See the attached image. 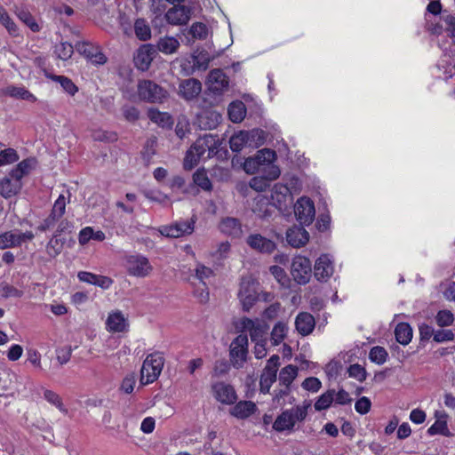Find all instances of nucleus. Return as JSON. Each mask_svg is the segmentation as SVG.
<instances>
[{
	"label": "nucleus",
	"instance_id": "nucleus-1",
	"mask_svg": "<svg viewBox=\"0 0 455 455\" xmlns=\"http://www.w3.org/2000/svg\"><path fill=\"white\" fill-rule=\"evenodd\" d=\"M219 146L220 141L215 135L204 134L198 138L186 153L183 162L184 169L192 170L205 154H207L206 158L212 157L217 153Z\"/></svg>",
	"mask_w": 455,
	"mask_h": 455
},
{
	"label": "nucleus",
	"instance_id": "nucleus-2",
	"mask_svg": "<svg viewBox=\"0 0 455 455\" xmlns=\"http://www.w3.org/2000/svg\"><path fill=\"white\" fill-rule=\"evenodd\" d=\"M123 93L131 101L140 100L149 103H161L167 97L165 90L155 82L145 79L138 82L136 90L126 86Z\"/></svg>",
	"mask_w": 455,
	"mask_h": 455
},
{
	"label": "nucleus",
	"instance_id": "nucleus-3",
	"mask_svg": "<svg viewBox=\"0 0 455 455\" xmlns=\"http://www.w3.org/2000/svg\"><path fill=\"white\" fill-rule=\"evenodd\" d=\"M265 140V132L260 129L239 131L231 136L229 145L232 151L240 152L246 147L257 148L264 144Z\"/></svg>",
	"mask_w": 455,
	"mask_h": 455
},
{
	"label": "nucleus",
	"instance_id": "nucleus-4",
	"mask_svg": "<svg viewBox=\"0 0 455 455\" xmlns=\"http://www.w3.org/2000/svg\"><path fill=\"white\" fill-rule=\"evenodd\" d=\"M310 403L297 405L291 410L283 411L275 420L273 428L277 432L291 430L297 421H302L307 415Z\"/></svg>",
	"mask_w": 455,
	"mask_h": 455
},
{
	"label": "nucleus",
	"instance_id": "nucleus-5",
	"mask_svg": "<svg viewBox=\"0 0 455 455\" xmlns=\"http://www.w3.org/2000/svg\"><path fill=\"white\" fill-rule=\"evenodd\" d=\"M164 358L160 352L148 355L140 370V385L146 386L156 381L162 372Z\"/></svg>",
	"mask_w": 455,
	"mask_h": 455
},
{
	"label": "nucleus",
	"instance_id": "nucleus-6",
	"mask_svg": "<svg viewBox=\"0 0 455 455\" xmlns=\"http://www.w3.org/2000/svg\"><path fill=\"white\" fill-rule=\"evenodd\" d=\"M34 238L35 235L32 231L22 232L20 229H12L0 232V250L20 247Z\"/></svg>",
	"mask_w": 455,
	"mask_h": 455
},
{
	"label": "nucleus",
	"instance_id": "nucleus-7",
	"mask_svg": "<svg viewBox=\"0 0 455 455\" xmlns=\"http://www.w3.org/2000/svg\"><path fill=\"white\" fill-rule=\"evenodd\" d=\"M248 337L246 334H239L230 344L229 356L232 365L240 369L247 361Z\"/></svg>",
	"mask_w": 455,
	"mask_h": 455
},
{
	"label": "nucleus",
	"instance_id": "nucleus-8",
	"mask_svg": "<svg viewBox=\"0 0 455 455\" xmlns=\"http://www.w3.org/2000/svg\"><path fill=\"white\" fill-rule=\"evenodd\" d=\"M291 272L297 284H307L312 274L310 259L302 255H296L292 259Z\"/></svg>",
	"mask_w": 455,
	"mask_h": 455
},
{
	"label": "nucleus",
	"instance_id": "nucleus-9",
	"mask_svg": "<svg viewBox=\"0 0 455 455\" xmlns=\"http://www.w3.org/2000/svg\"><path fill=\"white\" fill-rule=\"evenodd\" d=\"M257 159V163L259 164V167L262 169V172H267L269 179H278L281 171L277 165L274 163L276 159V154L274 150L264 148L260 149L254 156Z\"/></svg>",
	"mask_w": 455,
	"mask_h": 455
},
{
	"label": "nucleus",
	"instance_id": "nucleus-10",
	"mask_svg": "<svg viewBox=\"0 0 455 455\" xmlns=\"http://www.w3.org/2000/svg\"><path fill=\"white\" fill-rule=\"evenodd\" d=\"M294 212L298 221L301 225H310L315 216V204L312 200L307 196L299 198L294 204Z\"/></svg>",
	"mask_w": 455,
	"mask_h": 455
},
{
	"label": "nucleus",
	"instance_id": "nucleus-11",
	"mask_svg": "<svg viewBox=\"0 0 455 455\" xmlns=\"http://www.w3.org/2000/svg\"><path fill=\"white\" fill-rule=\"evenodd\" d=\"M271 200L279 211L285 212L293 204V196L290 188L282 183H276L271 191Z\"/></svg>",
	"mask_w": 455,
	"mask_h": 455
},
{
	"label": "nucleus",
	"instance_id": "nucleus-12",
	"mask_svg": "<svg viewBox=\"0 0 455 455\" xmlns=\"http://www.w3.org/2000/svg\"><path fill=\"white\" fill-rule=\"evenodd\" d=\"M195 229V221L180 220L176 221L171 225L162 226L159 228V232L162 235L171 238H179L186 235H190Z\"/></svg>",
	"mask_w": 455,
	"mask_h": 455
},
{
	"label": "nucleus",
	"instance_id": "nucleus-13",
	"mask_svg": "<svg viewBox=\"0 0 455 455\" xmlns=\"http://www.w3.org/2000/svg\"><path fill=\"white\" fill-rule=\"evenodd\" d=\"M334 272V259L331 254L320 255L314 266V274L320 282H328Z\"/></svg>",
	"mask_w": 455,
	"mask_h": 455
},
{
	"label": "nucleus",
	"instance_id": "nucleus-14",
	"mask_svg": "<svg viewBox=\"0 0 455 455\" xmlns=\"http://www.w3.org/2000/svg\"><path fill=\"white\" fill-rule=\"evenodd\" d=\"M126 268L130 275L140 277L148 275L152 270L148 259L140 254L127 257Z\"/></svg>",
	"mask_w": 455,
	"mask_h": 455
},
{
	"label": "nucleus",
	"instance_id": "nucleus-15",
	"mask_svg": "<svg viewBox=\"0 0 455 455\" xmlns=\"http://www.w3.org/2000/svg\"><path fill=\"white\" fill-rule=\"evenodd\" d=\"M76 49L80 54L84 56L92 64L102 65L107 61V57L97 44L84 42L78 44Z\"/></svg>",
	"mask_w": 455,
	"mask_h": 455
},
{
	"label": "nucleus",
	"instance_id": "nucleus-16",
	"mask_svg": "<svg viewBox=\"0 0 455 455\" xmlns=\"http://www.w3.org/2000/svg\"><path fill=\"white\" fill-rule=\"evenodd\" d=\"M206 84L209 91L216 94H220L228 90L229 81L228 77L222 70L213 69L210 72Z\"/></svg>",
	"mask_w": 455,
	"mask_h": 455
},
{
	"label": "nucleus",
	"instance_id": "nucleus-17",
	"mask_svg": "<svg viewBox=\"0 0 455 455\" xmlns=\"http://www.w3.org/2000/svg\"><path fill=\"white\" fill-rule=\"evenodd\" d=\"M214 397L225 404H233L237 400V395L235 388L224 382H217L212 386Z\"/></svg>",
	"mask_w": 455,
	"mask_h": 455
},
{
	"label": "nucleus",
	"instance_id": "nucleus-18",
	"mask_svg": "<svg viewBox=\"0 0 455 455\" xmlns=\"http://www.w3.org/2000/svg\"><path fill=\"white\" fill-rule=\"evenodd\" d=\"M106 328L110 332H126L129 330V322L121 311L116 310L109 313Z\"/></svg>",
	"mask_w": 455,
	"mask_h": 455
},
{
	"label": "nucleus",
	"instance_id": "nucleus-19",
	"mask_svg": "<svg viewBox=\"0 0 455 455\" xmlns=\"http://www.w3.org/2000/svg\"><path fill=\"white\" fill-rule=\"evenodd\" d=\"M190 16V10L184 5L173 6L165 13L167 22L175 26L187 24Z\"/></svg>",
	"mask_w": 455,
	"mask_h": 455
},
{
	"label": "nucleus",
	"instance_id": "nucleus-20",
	"mask_svg": "<svg viewBox=\"0 0 455 455\" xmlns=\"http://www.w3.org/2000/svg\"><path fill=\"white\" fill-rule=\"evenodd\" d=\"M433 34L441 35L445 32L455 44V17L451 14H445L439 17L435 26L430 28Z\"/></svg>",
	"mask_w": 455,
	"mask_h": 455
},
{
	"label": "nucleus",
	"instance_id": "nucleus-21",
	"mask_svg": "<svg viewBox=\"0 0 455 455\" xmlns=\"http://www.w3.org/2000/svg\"><path fill=\"white\" fill-rule=\"evenodd\" d=\"M155 53L156 51L152 44H143L140 46L134 57L136 67L142 71L147 70L154 60Z\"/></svg>",
	"mask_w": 455,
	"mask_h": 455
},
{
	"label": "nucleus",
	"instance_id": "nucleus-22",
	"mask_svg": "<svg viewBox=\"0 0 455 455\" xmlns=\"http://www.w3.org/2000/svg\"><path fill=\"white\" fill-rule=\"evenodd\" d=\"M202 91L200 81L195 78H188L180 82L179 86L180 95L186 100L196 98Z\"/></svg>",
	"mask_w": 455,
	"mask_h": 455
},
{
	"label": "nucleus",
	"instance_id": "nucleus-23",
	"mask_svg": "<svg viewBox=\"0 0 455 455\" xmlns=\"http://www.w3.org/2000/svg\"><path fill=\"white\" fill-rule=\"evenodd\" d=\"M246 242L251 249L263 253H270L274 251L276 247L275 243L272 240L259 234L250 235L247 237Z\"/></svg>",
	"mask_w": 455,
	"mask_h": 455
},
{
	"label": "nucleus",
	"instance_id": "nucleus-24",
	"mask_svg": "<svg viewBox=\"0 0 455 455\" xmlns=\"http://www.w3.org/2000/svg\"><path fill=\"white\" fill-rule=\"evenodd\" d=\"M189 59L190 60H182L181 67L183 69H186V62L190 64L192 61L193 65L191 66V69L192 71H195L196 69L206 70L212 60V57L208 52L203 50L196 52Z\"/></svg>",
	"mask_w": 455,
	"mask_h": 455
},
{
	"label": "nucleus",
	"instance_id": "nucleus-25",
	"mask_svg": "<svg viewBox=\"0 0 455 455\" xmlns=\"http://www.w3.org/2000/svg\"><path fill=\"white\" fill-rule=\"evenodd\" d=\"M286 240L291 246L299 248L308 242L309 234L305 228L294 226L287 230Z\"/></svg>",
	"mask_w": 455,
	"mask_h": 455
},
{
	"label": "nucleus",
	"instance_id": "nucleus-26",
	"mask_svg": "<svg viewBox=\"0 0 455 455\" xmlns=\"http://www.w3.org/2000/svg\"><path fill=\"white\" fill-rule=\"evenodd\" d=\"M238 297L243 311H249L260 298V293L255 286H242Z\"/></svg>",
	"mask_w": 455,
	"mask_h": 455
},
{
	"label": "nucleus",
	"instance_id": "nucleus-27",
	"mask_svg": "<svg viewBox=\"0 0 455 455\" xmlns=\"http://www.w3.org/2000/svg\"><path fill=\"white\" fill-rule=\"evenodd\" d=\"M436 421L427 429L429 435H442L451 436V434L447 426L448 414L443 411H436L435 412Z\"/></svg>",
	"mask_w": 455,
	"mask_h": 455
},
{
	"label": "nucleus",
	"instance_id": "nucleus-28",
	"mask_svg": "<svg viewBox=\"0 0 455 455\" xmlns=\"http://www.w3.org/2000/svg\"><path fill=\"white\" fill-rule=\"evenodd\" d=\"M296 330L302 336L309 335L315 326L314 316L307 312L299 313L295 320Z\"/></svg>",
	"mask_w": 455,
	"mask_h": 455
},
{
	"label": "nucleus",
	"instance_id": "nucleus-29",
	"mask_svg": "<svg viewBox=\"0 0 455 455\" xmlns=\"http://www.w3.org/2000/svg\"><path fill=\"white\" fill-rule=\"evenodd\" d=\"M256 404L251 401H240L230 410V414L237 419H244L254 414Z\"/></svg>",
	"mask_w": 455,
	"mask_h": 455
},
{
	"label": "nucleus",
	"instance_id": "nucleus-30",
	"mask_svg": "<svg viewBox=\"0 0 455 455\" xmlns=\"http://www.w3.org/2000/svg\"><path fill=\"white\" fill-rule=\"evenodd\" d=\"M219 228L221 233L232 237H239L242 235L241 223L235 218L227 217L223 219Z\"/></svg>",
	"mask_w": 455,
	"mask_h": 455
},
{
	"label": "nucleus",
	"instance_id": "nucleus-31",
	"mask_svg": "<svg viewBox=\"0 0 455 455\" xmlns=\"http://www.w3.org/2000/svg\"><path fill=\"white\" fill-rule=\"evenodd\" d=\"M106 239V235L103 231L95 230L92 227H85L79 231L78 242L80 245L87 244L91 240L102 242Z\"/></svg>",
	"mask_w": 455,
	"mask_h": 455
},
{
	"label": "nucleus",
	"instance_id": "nucleus-32",
	"mask_svg": "<svg viewBox=\"0 0 455 455\" xmlns=\"http://www.w3.org/2000/svg\"><path fill=\"white\" fill-rule=\"evenodd\" d=\"M21 187V181L11 178V176L5 177L0 182V195L4 198H10L15 196Z\"/></svg>",
	"mask_w": 455,
	"mask_h": 455
},
{
	"label": "nucleus",
	"instance_id": "nucleus-33",
	"mask_svg": "<svg viewBox=\"0 0 455 455\" xmlns=\"http://www.w3.org/2000/svg\"><path fill=\"white\" fill-rule=\"evenodd\" d=\"M36 165L35 158H27L17 164V166L12 170L10 176L12 179L21 181V179L28 175Z\"/></svg>",
	"mask_w": 455,
	"mask_h": 455
},
{
	"label": "nucleus",
	"instance_id": "nucleus-34",
	"mask_svg": "<svg viewBox=\"0 0 455 455\" xmlns=\"http://www.w3.org/2000/svg\"><path fill=\"white\" fill-rule=\"evenodd\" d=\"M148 116L153 123L163 128H171L173 124V119L170 114L154 108L148 109Z\"/></svg>",
	"mask_w": 455,
	"mask_h": 455
},
{
	"label": "nucleus",
	"instance_id": "nucleus-35",
	"mask_svg": "<svg viewBox=\"0 0 455 455\" xmlns=\"http://www.w3.org/2000/svg\"><path fill=\"white\" fill-rule=\"evenodd\" d=\"M180 45V44L177 38L168 36L161 37L156 44L157 50L164 54H172L176 52Z\"/></svg>",
	"mask_w": 455,
	"mask_h": 455
},
{
	"label": "nucleus",
	"instance_id": "nucleus-36",
	"mask_svg": "<svg viewBox=\"0 0 455 455\" xmlns=\"http://www.w3.org/2000/svg\"><path fill=\"white\" fill-rule=\"evenodd\" d=\"M78 280L81 283L87 284H110L113 281L105 275H95L90 272L81 271L77 275Z\"/></svg>",
	"mask_w": 455,
	"mask_h": 455
},
{
	"label": "nucleus",
	"instance_id": "nucleus-37",
	"mask_svg": "<svg viewBox=\"0 0 455 455\" xmlns=\"http://www.w3.org/2000/svg\"><path fill=\"white\" fill-rule=\"evenodd\" d=\"M228 116L233 123L242 122L246 116V108L240 100L233 101L228 106Z\"/></svg>",
	"mask_w": 455,
	"mask_h": 455
},
{
	"label": "nucleus",
	"instance_id": "nucleus-38",
	"mask_svg": "<svg viewBox=\"0 0 455 455\" xmlns=\"http://www.w3.org/2000/svg\"><path fill=\"white\" fill-rule=\"evenodd\" d=\"M396 341L405 346L408 345L412 339V329L407 323H400L395 329Z\"/></svg>",
	"mask_w": 455,
	"mask_h": 455
},
{
	"label": "nucleus",
	"instance_id": "nucleus-39",
	"mask_svg": "<svg viewBox=\"0 0 455 455\" xmlns=\"http://www.w3.org/2000/svg\"><path fill=\"white\" fill-rule=\"evenodd\" d=\"M5 93L10 97L16 99L25 100L32 102L36 100V98L24 86H8L5 90Z\"/></svg>",
	"mask_w": 455,
	"mask_h": 455
},
{
	"label": "nucleus",
	"instance_id": "nucleus-40",
	"mask_svg": "<svg viewBox=\"0 0 455 455\" xmlns=\"http://www.w3.org/2000/svg\"><path fill=\"white\" fill-rule=\"evenodd\" d=\"M46 77L59 83L62 89L69 95L73 96L78 91L77 86L67 76L46 74Z\"/></svg>",
	"mask_w": 455,
	"mask_h": 455
},
{
	"label": "nucleus",
	"instance_id": "nucleus-41",
	"mask_svg": "<svg viewBox=\"0 0 455 455\" xmlns=\"http://www.w3.org/2000/svg\"><path fill=\"white\" fill-rule=\"evenodd\" d=\"M297 375L298 368L292 364H289L281 370L279 373V383L285 386V387H290Z\"/></svg>",
	"mask_w": 455,
	"mask_h": 455
},
{
	"label": "nucleus",
	"instance_id": "nucleus-42",
	"mask_svg": "<svg viewBox=\"0 0 455 455\" xmlns=\"http://www.w3.org/2000/svg\"><path fill=\"white\" fill-rule=\"evenodd\" d=\"M276 373L274 370L264 368L259 380V390L263 394L269 392L270 387L276 380Z\"/></svg>",
	"mask_w": 455,
	"mask_h": 455
},
{
	"label": "nucleus",
	"instance_id": "nucleus-43",
	"mask_svg": "<svg viewBox=\"0 0 455 455\" xmlns=\"http://www.w3.org/2000/svg\"><path fill=\"white\" fill-rule=\"evenodd\" d=\"M134 33L138 39L147 41L151 38V28L144 19H137L134 22Z\"/></svg>",
	"mask_w": 455,
	"mask_h": 455
},
{
	"label": "nucleus",
	"instance_id": "nucleus-44",
	"mask_svg": "<svg viewBox=\"0 0 455 455\" xmlns=\"http://www.w3.org/2000/svg\"><path fill=\"white\" fill-rule=\"evenodd\" d=\"M65 194H60L59 197L54 202L53 207L52 209L51 214L55 216L58 219H60L66 211V205L70 202V193L69 191Z\"/></svg>",
	"mask_w": 455,
	"mask_h": 455
},
{
	"label": "nucleus",
	"instance_id": "nucleus-45",
	"mask_svg": "<svg viewBox=\"0 0 455 455\" xmlns=\"http://www.w3.org/2000/svg\"><path fill=\"white\" fill-rule=\"evenodd\" d=\"M17 17L25 23L33 32L40 30V26L36 21L32 14L26 9L20 8L15 11Z\"/></svg>",
	"mask_w": 455,
	"mask_h": 455
},
{
	"label": "nucleus",
	"instance_id": "nucleus-46",
	"mask_svg": "<svg viewBox=\"0 0 455 455\" xmlns=\"http://www.w3.org/2000/svg\"><path fill=\"white\" fill-rule=\"evenodd\" d=\"M0 24L4 26L12 36H18L19 29L17 25L12 20L7 11L0 5Z\"/></svg>",
	"mask_w": 455,
	"mask_h": 455
},
{
	"label": "nucleus",
	"instance_id": "nucleus-47",
	"mask_svg": "<svg viewBox=\"0 0 455 455\" xmlns=\"http://www.w3.org/2000/svg\"><path fill=\"white\" fill-rule=\"evenodd\" d=\"M335 390L329 389L323 395H321L316 402L315 403V409L317 411H321L328 409L334 401Z\"/></svg>",
	"mask_w": 455,
	"mask_h": 455
},
{
	"label": "nucleus",
	"instance_id": "nucleus-48",
	"mask_svg": "<svg viewBox=\"0 0 455 455\" xmlns=\"http://www.w3.org/2000/svg\"><path fill=\"white\" fill-rule=\"evenodd\" d=\"M260 176H255L249 181V186L256 191H264L268 186L269 182L275 179H269L267 172H262Z\"/></svg>",
	"mask_w": 455,
	"mask_h": 455
},
{
	"label": "nucleus",
	"instance_id": "nucleus-49",
	"mask_svg": "<svg viewBox=\"0 0 455 455\" xmlns=\"http://www.w3.org/2000/svg\"><path fill=\"white\" fill-rule=\"evenodd\" d=\"M74 52L73 45L68 42H61L55 45L54 53L60 60H68Z\"/></svg>",
	"mask_w": 455,
	"mask_h": 455
},
{
	"label": "nucleus",
	"instance_id": "nucleus-50",
	"mask_svg": "<svg viewBox=\"0 0 455 455\" xmlns=\"http://www.w3.org/2000/svg\"><path fill=\"white\" fill-rule=\"evenodd\" d=\"M288 328L283 323H277L271 332V341L274 346L279 345L286 336Z\"/></svg>",
	"mask_w": 455,
	"mask_h": 455
},
{
	"label": "nucleus",
	"instance_id": "nucleus-51",
	"mask_svg": "<svg viewBox=\"0 0 455 455\" xmlns=\"http://www.w3.org/2000/svg\"><path fill=\"white\" fill-rule=\"evenodd\" d=\"M388 356L387 350L379 346L373 347L369 353V358L377 364H383Z\"/></svg>",
	"mask_w": 455,
	"mask_h": 455
},
{
	"label": "nucleus",
	"instance_id": "nucleus-52",
	"mask_svg": "<svg viewBox=\"0 0 455 455\" xmlns=\"http://www.w3.org/2000/svg\"><path fill=\"white\" fill-rule=\"evenodd\" d=\"M194 183L204 190H210L212 183L204 170H197L193 175Z\"/></svg>",
	"mask_w": 455,
	"mask_h": 455
},
{
	"label": "nucleus",
	"instance_id": "nucleus-53",
	"mask_svg": "<svg viewBox=\"0 0 455 455\" xmlns=\"http://www.w3.org/2000/svg\"><path fill=\"white\" fill-rule=\"evenodd\" d=\"M19 160V156L13 148H6L0 151V166L15 163Z\"/></svg>",
	"mask_w": 455,
	"mask_h": 455
},
{
	"label": "nucleus",
	"instance_id": "nucleus-54",
	"mask_svg": "<svg viewBox=\"0 0 455 455\" xmlns=\"http://www.w3.org/2000/svg\"><path fill=\"white\" fill-rule=\"evenodd\" d=\"M435 321L440 327L450 326L454 322V315L450 310H440L435 316Z\"/></svg>",
	"mask_w": 455,
	"mask_h": 455
},
{
	"label": "nucleus",
	"instance_id": "nucleus-55",
	"mask_svg": "<svg viewBox=\"0 0 455 455\" xmlns=\"http://www.w3.org/2000/svg\"><path fill=\"white\" fill-rule=\"evenodd\" d=\"M44 397L47 402L55 405L60 411L67 413L68 411L64 408L61 398L57 393L47 389L44 392Z\"/></svg>",
	"mask_w": 455,
	"mask_h": 455
},
{
	"label": "nucleus",
	"instance_id": "nucleus-56",
	"mask_svg": "<svg viewBox=\"0 0 455 455\" xmlns=\"http://www.w3.org/2000/svg\"><path fill=\"white\" fill-rule=\"evenodd\" d=\"M189 33L195 39L202 40L207 37L208 28L205 24L196 22L190 27Z\"/></svg>",
	"mask_w": 455,
	"mask_h": 455
},
{
	"label": "nucleus",
	"instance_id": "nucleus-57",
	"mask_svg": "<svg viewBox=\"0 0 455 455\" xmlns=\"http://www.w3.org/2000/svg\"><path fill=\"white\" fill-rule=\"evenodd\" d=\"M347 372L349 374V377L355 378L360 382L364 381L367 375L364 367L358 363H354L350 365L347 369Z\"/></svg>",
	"mask_w": 455,
	"mask_h": 455
},
{
	"label": "nucleus",
	"instance_id": "nucleus-58",
	"mask_svg": "<svg viewBox=\"0 0 455 455\" xmlns=\"http://www.w3.org/2000/svg\"><path fill=\"white\" fill-rule=\"evenodd\" d=\"M259 164L254 156L248 157L243 163V170L248 174L262 173V169Z\"/></svg>",
	"mask_w": 455,
	"mask_h": 455
},
{
	"label": "nucleus",
	"instance_id": "nucleus-59",
	"mask_svg": "<svg viewBox=\"0 0 455 455\" xmlns=\"http://www.w3.org/2000/svg\"><path fill=\"white\" fill-rule=\"evenodd\" d=\"M136 383V375L132 372L127 374L121 384L120 389L124 391L125 394H131L133 391L134 386Z\"/></svg>",
	"mask_w": 455,
	"mask_h": 455
},
{
	"label": "nucleus",
	"instance_id": "nucleus-60",
	"mask_svg": "<svg viewBox=\"0 0 455 455\" xmlns=\"http://www.w3.org/2000/svg\"><path fill=\"white\" fill-rule=\"evenodd\" d=\"M301 387L305 390L310 392H317L321 388L322 383L319 380V379L315 377H309L304 379V381L301 384Z\"/></svg>",
	"mask_w": 455,
	"mask_h": 455
},
{
	"label": "nucleus",
	"instance_id": "nucleus-61",
	"mask_svg": "<svg viewBox=\"0 0 455 455\" xmlns=\"http://www.w3.org/2000/svg\"><path fill=\"white\" fill-rule=\"evenodd\" d=\"M266 333L265 327L261 324H255V326L250 331V337L253 342L266 341L264 335Z\"/></svg>",
	"mask_w": 455,
	"mask_h": 455
},
{
	"label": "nucleus",
	"instance_id": "nucleus-62",
	"mask_svg": "<svg viewBox=\"0 0 455 455\" xmlns=\"http://www.w3.org/2000/svg\"><path fill=\"white\" fill-rule=\"evenodd\" d=\"M433 339L437 343L451 341L454 339V333L451 330H438L435 331Z\"/></svg>",
	"mask_w": 455,
	"mask_h": 455
},
{
	"label": "nucleus",
	"instance_id": "nucleus-63",
	"mask_svg": "<svg viewBox=\"0 0 455 455\" xmlns=\"http://www.w3.org/2000/svg\"><path fill=\"white\" fill-rule=\"evenodd\" d=\"M371 406V400L366 396H363L355 402V409L358 413L363 415L369 412Z\"/></svg>",
	"mask_w": 455,
	"mask_h": 455
},
{
	"label": "nucleus",
	"instance_id": "nucleus-64",
	"mask_svg": "<svg viewBox=\"0 0 455 455\" xmlns=\"http://www.w3.org/2000/svg\"><path fill=\"white\" fill-rule=\"evenodd\" d=\"M56 354L58 362L62 365L67 363L70 360L72 355V348L70 346H66L64 347L58 348L56 350Z\"/></svg>",
	"mask_w": 455,
	"mask_h": 455
}]
</instances>
